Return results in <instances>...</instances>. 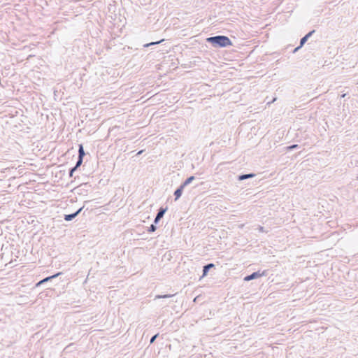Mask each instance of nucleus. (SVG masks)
<instances>
[{
	"label": "nucleus",
	"mask_w": 358,
	"mask_h": 358,
	"mask_svg": "<svg viewBox=\"0 0 358 358\" xmlns=\"http://www.w3.org/2000/svg\"><path fill=\"white\" fill-rule=\"evenodd\" d=\"M308 38L306 37V36H304L303 37H302L300 40V45L301 46H303L306 43V41H308Z\"/></svg>",
	"instance_id": "nucleus-15"
},
{
	"label": "nucleus",
	"mask_w": 358,
	"mask_h": 358,
	"mask_svg": "<svg viewBox=\"0 0 358 358\" xmlns=\"http://www.w3.org/2000/svg\"><path fill=\"white\" fill-rule=\"evenodd\" d=\"M43 285V282H42V280L38 281L36 284V287H39L41 285Z\"/></svg>",
	"instance_id": "nucleus-22"
},
{
	"label": "nucleus",
	"mask_w": 358,
	"mask_h": 358,
	"mask_svg": "<svg viewBox=\"0 0 358 358\" xmlns=\"http://www.w3.org/2000/svg\"><path fill=\"white\" fill-rule=\"evenodd\" d=\"M142 152H143V150H140V151L137 153V155H141V154H142Z\"/></svg>",
	"instance_id": "nucleus-23"
},
{
	"label": "nucleus",
	"mask_w": 358,
	"mask_h": 358,
	"mask_svg": "<svg viewBox=\"0 0 358 358\" xmlns=\"http://www.w3.org/2000/svg\"><path fill=\"white\" fill-rule=\"evenodd\" d=\"M159 336V334H157L155 335H154L153 336H152V338H150V343L152 344L155 342V341L156 340V338L158 337Z\"/></svg>",
	"instance_id": "nucleus-17"
},
{
	"label": "nucleus",
	"mask_w": 358,
	"mask_h": 358,
	"mask_svg": "<svg viewBox=\"0 0 358 358\" xmlns=\"http://www.w3.org/2000/svg\"><path fill=\"white\" fill-rule=\"evenodd\" d=\"M60 274H61V273H57L54 274L52 275L46 277V278L42 279V282H43V284H44L45 282H49V281L52 280V279H54V278H57V276H59Z\"/></svg>",
	"instance_id": "nucleus-9"
},
{
	"label": "nucleus",
	"mask_w": 358,
	"mask_h": 358,
	"mask_svg": "<svg viewBox=\"0 0 358 358\" xmlns=\"http://www.w3.org/2000/svg\"><path fill=\"white\" fill-rule=\"evenodd\" d=\"M214 266H215V265L213 263H210V264H207L204 265L203 266V271H202L203 275H202L206 276L208 274L209 270L211 268H213Z\"/></svg>",
	"instance_id": "nucleus-7"
},
{
	"label": "nucleus",
	"mask_w": 358,
	"mask_h": 358,
	"mask_svg": "<svg viewBox=\"0 0 358 358\" xmlns=\"http://www.w3.org/2000/svg\"><path fill=\"white\" fill-rule=\"evenodd\" d=\"M174 296V294H164V295H157L155 299H166Z\"/></svg>",
	"instance_id": "nucleus-12"
},
{
	"label": "nucleus",
	"mask_w": 358,
	"mask_h": 358,
	"mask_svg": "<svg viewBox=\"0 0 358 358\" xmlns=\"http://www.w3.org/2000/svg\"><path fill=\"white\" fill-rule=\"evenodd\" d=\"M167 210H168V207L159 208V209L158 210V212L157 213V215L154 220L155 224H157L159 222V220L164 217V215L166 213V212L167 211Z\"/></svg>",
	"instance_id": "nucleus-3"
},
{
	"label": "nucleus",
	"mask_w": 358,
	"mask_h": 358,
	"mask_svg": "<svg viewBox=\"0 0 358 358\" xmlns=\"http://www.w3.org/2000/svg\"><path fill=\"white\" fill-rule=\"evenodd\" d=\"M299 148V145H297V144H293V145H292L289 146L287 148H288L289 150H294V149H296V148Z\"/></svg>",
	"instance_id": "nucleus-18"
},
{
	"label": "nucleus",
	"mask_w": 358,
	"mask_h": 358,
	"mask_svg": "<svg viewBox=\"0 0 358 358\" xmlns=\"http://www.w3.org/2000/svg\"><path fill=\"white\" fill-rule=\"evenodd\" d=\"M83 158H81V159H80V157H78L76 164L74 166L76 167L77 169H78L83 164Z\"/></svg>",
	"instance_id": "nucleus-14"
},
{
	"label": "nucleus",
	"mask_w": 358,
	"mask_h": 358,
	"mask_svg": "<svg viewBox=\"0 0 358 358\" xmlns=\"http://www.w3.org/2000/svg\"><path fill=\"white\" fill-rule=\"evenodd\" d=\"M156 224H155V223L152 224L149 227V228H148V232H154V231H156V229H157Z\"/></svg>",
	"instance_id": "nucleus-13"
},
{
	"label": "nucleus",
	"mask_w": 358,
	"mask_h": 358,
	"mask_svg": "<svg viewBox=\"0 0 358 358\" xmlns=\"http://www.w3.org/2000/svg\"><path fill=\"white\" fill-rule=\"evenodd\" d=\"M78 169L75 166L72 167L69 170V177H73V173L77 170Z\"/></svg>",
	"instance_id": "nucleus-16"
},
{
	"label": "nucleus",
	"mask_w": 358,
	"mask_h": 358,
	"mask_svg": "<svg viewBox=\"0 0 358 358\" xmlns=\"http://www.w3.org/2000/svg\"><path fill=\"white\" fill-rule=\"evenodd\" d=\"M315 32V30H312L310 31H309L307 34H306V37L309 38Z\"/></svg>",
	"instance_id": "nucleus-19"
},
{
	"label": "nucleus",
	"mask_w": 358,
	"mask_h": 358,
	"mask_svg": "<svg viewBox=\"0 0 358 358\" xmlns=\"http://www.w3.org/2000/svg\"><path fill=\"white\" fill-rule=\"evenodd\" d=\"M195 179V177L192 176L189 178H187L181 185L185 187L188 185H189Z\"/></svg>",
	"instance_id": "nucleus-10"
},
{
	"label": "nucleus",
	"mask_w": 358,
	"mask_h": 358,
	"mask_svg": "<svg viewBox=\"0 0 358 358\" xmlns=\"http://www.w3.org/2000/svg\"><path fill=\"white\" fill-rule=\"evenodd\" d=\"M257 229L259 230V232H266L264 228L262 226H259Z\"/></svg>",
	"instance_id": "nucleus-20"
},
{
	"label": "nucleus",
	"mask_w": 358,
	"mask_h": 358,
	"mask_svg": "<svg viewBox=\"0 0 358 358\" xmlns=\"http://www.w3.org/2000/svg\"><path fill=\"white\" fill-rule=\"evenodd\" d=\"M255 176V173H247V174H241L238 176V180L241 181L249 178H252Z\"/></svg>",
	"instance_id": "nucleus-6"
},
{
	"label": "nucleus",
	"mask_w": 358,
	"mask_h": 358,
	"mask_svg": "<svg viewBox=\"0 0 358 358\" xmlns=\"http://www.w3.org/2000/svg\"><path fill=\"white\" fill-rule=\"evenodd\" d=\"M302 46H301L300 45L299 46H297L296 48H294V50H293V53H295Z\"/></svg>",
	"instance_id": "nucleus-21"
},
{
	"label": "nucleus",
	"mask_w": 358,
	"mask_h": 358,
	"mask_svg": "<svg viewBox=\"0 0 358 358\" xmlns=\"http://www.w3.org/2000/svg\"><path fill=\"white\" fill-rule=\"evenodd\" d=\"M164 39H162L160 41H155V42H151V43H147V44H145L144 45V47L145 48H148V47H150L151 45H157V44H159L161 43L162 41H164Z\"/></svg>",
	"instance_id": "nucleus-11"
},
{
	"label": "nucleus",
	"mask_w": 358,
	"mask_h": 358,
	"mask_svg": "<svg viewBox=\"0 0 358 358\" xmlns=\"http://www.w3.org/2000/svg\"><path fill=\"white\" fill-rule=\"evenodd\" d=\"M85 155V152L84 150V148L83 144H79L78 145V157L83 158Z\"/></svg>",
	"instance_id": "nucleus-8"
},
{
	"label": "nucleus",
	"mask_w": 358,
	"mask_h": 358,
	"mask_svg": "<svg viewBox=\"0 0 358 358\" xmlns=\"http://www.w3.org/2000/svg\"><path fill=\"white\" fill-rule=\"evenodd\" d=\"M345 95H346L345 94H342L341 98H344L345 96Z\"/></svg>",
	"instance_id": "nucleus-24"
},
{
	"label": "nucleus",
	"mask_w": 358,
	"mask_h": 358,
	"mask_svg": "<svg viewBox=\"0 0 358 358\" xmlns=\"http://www.w3.org/2000/svg\"><path fill=\"white\" fill-rule=\"evenodd\" d=\"M264 275H265V271H263L262 273H260V271H256V272H253V273H252L250 275H246L244 278V280L245 281H250V280H254V279H257V278H258L259 277H262V276H263Z\"/></svg>",
	"instance_id": "nucleus-2"
},
{
	"label": "nucleus",
	"mask_w": 358,
	"mask_h": 358,
	"mask_svg": "<svg viewBox=\"0 0 358 358\" xmlns=\"http://www.w3.org/2000/svg\"><path fill=\"white\" fill-rule=\"evenodd\" d=\"M83 208L84 207L80 208L75 213H71V214L64 215V220H66V221H71V220H73L76 217H77L80 213V212L82 211Z\"/></svg>",
	"instance_id": "nucleus-4"
},
{
	"label": "nucleus",
	"mask_w": 358,
	"mask_h": 358,
	"mask_svg": "<svg viewBox=\"0 0 358 358\" xmlns=\"http://www.w3.org/2000/svg\"><path fill=\"white\" fill-rule=\"evenodd\" d=\"M184 187L180 185L174 192L175 201H177L182 194Z\"/></svg>",
	"instance_id": "nucleus-5"
},
{
	"label": "nucleus",
	"mask_w": 358,
	"mask_h": 358,
	"mask_svg": "<svg viewBox=\"0 0 358 358\" xmlns=\"http://www.w3.org/2000/svg\"><path fill=\"white\" fill-rule=\"evenodd\" d=\"M206 42L210 43L214 48H226L232 45V42L228 36L217 35L206 38Z\"/></svg>",
	"instance_id": "nucleus-1"
},
{
	"label": "nucleus",
	"mask_w": 358,
	"mask_h": 358,
	"mask_svg": "<svg viewBox=\"0 0 358 358\" xmlns=\"http://www.w3.org/2000/svg\"><path fill=\"white\" fill-rule=\"evenodd\" d=\"M357 179H358V176H357Z\"/></svg>",
	"instance_id": "nucleus-25"
}]
</instances>
